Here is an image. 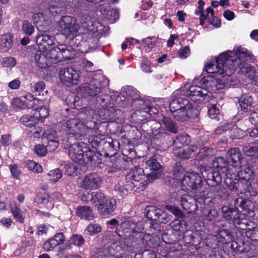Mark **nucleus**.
<instances>
[{
    "instance_id": "1",
    "label": "nucleus",
    "mask_w": 258,
    "mask_h": 258,
    "mask_svg": "<svg viewBox=\"0 0 258 258\" xmlns=\"http://www.w3.org/2000/svg\"><path fill=\"white\" fill-rule=\"evenodd\" d=\"M250 58L247 49L241 47L234 48L233 51H228L220 54L215 61L205 66V70L209 74H217L222 78H230L237 68L241 74L251 81V83L258 87V73L250 64L245 62Z\"/></svg>"
},
{
    "instance_id": "2",
    "label": "nucleus",
    "mask_w": 258,
    "mask_h": 258,
    "mask_svg": "<svg viewBox=\"0 0 258 258\" xmlns=\"http://www.w3.org/2000/svg\"><path fill=\"white\" fill-rule=\"evenodd\" d=\"M213 171L206 176L209 184L214 185L221 183L222 178L226 186L232 191H238L241 187V182L237 174V170L228 169L229 164L223 157H218L213 162Z\"/></svg>"
},
{
    "instance_id": "3",
    "label": "nucleus",
    "mask_w": 258,
    "mask_h": 258,
    "mask_svg": "<svg viewBox=\"0 0 258 258\" xmlns=\"http://www.w3.org/2000/svg\"><path fill=\"white\" fill-rule=\"evenodd\" d=\"M169 109L174 118L182 121L195 117L197 113L192 104L182 97L173 99L169 104Z\"/></svg>"
},
{
    "instance_id": "4",
    "label": "nucleus",
    "mask_w": 258,
    "mask_h": 258,
    "mask_svg": "<svg viewBox=\"0 0 258 258\" xmlns=\"http://www.w3.org/2000/svg\"><path fill=\"white\" fill-rule=\"evenodd\" d=\"M225 79H221L220 78H218V79H212L210 81H208L207 83V86L210 87L209 90L205 88H202L198 86H191L186 91L184 89H182L179 91L181 93L183 92V94L184 95L186 92V95L192 97H201L203 99H206L207 96H209V92H215L217 90L223 89L225 86ZM178 91L175 92L174 93L177 94Z\"/></svg>"
},
{
    "instance_id": "5",
    "label": "nucleus",
    "mask_w": 258,
    "mask_h": 258,
    "mask_svg": "<svg viewBox=\"0 0 258 258\" xmlns=\"http://www.w3.org/2000/svg\"><path fill=\"white\" fill-rule=\"evenodd\" d=\"M69 156L75 162L80 164L92 161L94 153L83 142L72 145L69 149Z\"/></svg>"
},
{
    "instance_id": "6",
    "label": "nucleus",
    "mask_w": 258,
    "mask_h": 258,
    "mask_svg": "<svg viewBox=\"0 0 258 258\" xmlns=\"http://www.w3.org/2000/svg\"><path fill=\"white\" fill-rule=\"evenodd\" d=\"M58 31L66 37L76 35L80 29V25L75 17L64 16L57 23Z\"/></svg>"
},
{
    "instance_id": "7",
    "label": "nucleus",
    "mask_w": 258,
    "mask_h": 258,
    "mask_svg": "<svg viewBox=\"0 0 258 258\" xmlns=\"http://www.w3.org/2000/svg\"><path fill=\"white\" fill-rule=\"evenodd\" d=\"M109 81L102 75L92 79L89 83H86L83 86V90L86 94L94 96L100 93L103 88L108 86Z\"/></svg>"
},
{
    "instance_id": "8",
    "label": "nucleus",
    "mask_w": 258,
    "mask_h": 258,
    "mask_svg": "<svg viewBox=\"0 0 258 258\" xmlns=\"http://www.w3.org/2000/svg\"><path fill=\"white\" fill-rule=\"evenodd\" d=\"M181 184L183 189L194 192L202 188L203 185V180L199 173L189 172L184 175Z\"/></svg>"
},
{
    "instance_id": "9",
    "label": "nucleus",
    "mask_w": 258,
    "mask_h": 258,
    "mask_svg": "<svg viewBox=\"0 0 258 258\" xmlns=\"http://www.w3.org/2000/svg\"><path fill=\"white\" fill-rule=\"evenodd\" d=\"M61 130L66 134L79 138L83 134L85 126L77 118L64 119L61 125Z\"/></svg>"
},
{
    "instance_id": "10",
    "label": "nucleus",
    "mask_w": 258,
    "mask_h": 258,
    "mask_svg": "<svg viewBox=\"0 0 258 258\" xmlns=\"http://www.w3.org/2000/svg\"><path fill=\"white\" fill-rule=\"evenodd\" d=\"M59 76L62 83L71 86L78 84L81 77V72L72 67L66 68L60 70Z\"/></svg>"
},
{
    "instance_id": "11",
    "label": "nucleus",
    "mask_w": 258,
    "mask_h": 258,
    "mask_svg": "<svg viewBox=\"0 0 258 258\" xmlns=\"http://www.w3.org/2000/svg\"><path fill=\"white\" fill-rule=\"evenodd\" d=\"M102 177L96 173L85 175L80 183V186L86 190H93L99 188L102 183Z\"/></svg>"
},
{
    "instance_id": "12",
    "label": "nucleus",
    "mask_w": 258,
    "mask_h": 258,
    "mask_svg": "<svg viewBox=\"0 0 258 258\" xmlns=\"http://www.w3.org/2000/svg\"><path fill=\"white\" fill-rule=\"evenodd\" d=\"M34 116L26 115L21 118V121L25 126L32 127L34 126L37 121L42 122L43 119L47 117L49 114L48 108L46 107L36 108L35 109Z\"/></svg>"
},
{
    "instance_id": "13",
    "label": "nucleus",
    "mask_w": 258,
    "mask_h": 258,
    "mask_svg": "<svg viewBox=\"0 0 258 258\" xmlns=\"http://www.w3.org/2000/svg\"><path fill=\"white\" fill-rule=\"evenodd\" d=\"M68 51H69L68 46L62 44H60L50 49L45 50L50 63H55L56 61H59L62 58L64 57L63 53H66ZM67 57L65 56V57Z\"/></svg>"
},
{
    "instance_id": "14",
    "label": "nucleus",
    "mask_w": 258,
    "mask_h": 258,
    "mask_svg": "<svg viewBox=\"0 0 258 258\" xmlns=\"http://www.w3.org/2000/svg\"><path fill=\"white\" fill-rule=\"evenodd\" d=\"M146 165L149 167L150 169L153 171H157V172H153L151 173L147 174V180L145 181L146 184L153 181L157 178L161 176L160 170L161 169V165L154 158H151L146 161Z\"/></svg>"
},
{
    "instance_id": "15",
    "label": "nucleus",
    "mask_w": 258,
    "mask_h": 258,
    "mask_svg": "<svg viewBox=\"0 0 258 258\" xmlns=\"http://www.w3.org/2000/svg\"><path fill=\"white\" fill-rule=\"evenodd\" d=\"M227 155L229 159V162L232 163V165H231L225 161L229 165V168H228V169L237 170V168L241 167L242 155L239 149H231L228 151Z\"/></svg>"
},
{
    "instance_id": "16",
    "label": "nucleus",
    "mask_w": 258,
    "mask_h": 258,
    "mask_svg": "<svg viewBox=\"0 0 258 258\" xmlns=\"http://www.w3.org/2000/svg\"><path fill=\"white\" fill-rule=\"evenodd\" d=\"M180 203L182 208L188 213L195 212L198 208L195 198H193L186 194L181 196Z\"/></svg>"
},
{
    "instance_id": "17",
    "label": "nucleus",
    "mask_w": 258,
    "mask_h": 258,
    "mask_svg": "<svg viewBox=\"0 0 258 258\" xmlns=\"http://www.w3.org/2000/svg\"><path fill=\"white\" fill-rule=\"evenodd\" d=\"M54 37L46 34L38 35L36 37V43L38 49L41 50H45L49 49L50 46L54 44Z\"/></svg>"
},
{
    "instance_id": "18",
    "label": "nucleus",
    "mask_w": 258,
    "mask_h": 258,
    "mask_svg": "<svg viewBox=\"0 0 258 258\" xmlns=\"http://www.w3.org/2000/svg\"><path fill=\"white\" fill-rule=\"evenodd\" d=\"M222 216L228 221L234 222L241 217V213L236 207L232 206H223L221 208Z\"/></svg>"
},
{
    "instance_id": "19",
    "label": "nucleus",
    "mask_w": 258,
    "mask_h": 258,
    "mask_svg": "<svg viewBox=\"0 0 258 258\" xmlns=\"http://www.w3.org/2000/svg\"><path fill=\"white\" fill-rule=\"evenodd\" d=\"M116 208V202L114 199H106L104 204L97 207L98 212L100 215L106 217L111 214Z\"/></svg>"
},
{
    "instance_id": "20",
    "label": "nucleus",
    "mask_w": 258,
    "mask_h": 258,
    "mask_svg": "<svg viewBox=\"0 0 258 258\" xmlns=\"http://www.w3.org/2000/svg\"><path fill=\"white\" fill-rule=\"evenodd\" d=\"M229 129H230L229 132V136L233 139L242 138L246 135L244 131L238 128L237 126L229 124L222 126L219 129L217 130V133H220L221 130L227 131Z\"/></svg>"
},
{
    "instance_id": "21",
    "label": "nucleus",
    "mask_w": 258,
    "mask_h": 258,
    "mask_svg": "<svg viewBox=\"0 0 258 258\" xmlns=\"http://www.w3.org/2000/svg\"><path fill=\"white\" fill-rule=\"evenodd\" d=\"M103 149L106 152V155L111 156L115 155L117 151V148L119 147V143L117 140H114L111 138L108 141L102 142Z\"/></svg>"
},
{
    "instance_id": "22",
    "label": "nucleus",
    "mask_w": 258,
    "mask_h": 258,
    "mask_svg": "<svg viewBox=\"0 0 258 258\" xmlns=\"http://www.w3.org/2000/svg\"><path fill=\"white\" fill-rule=\"evenodd\" d=\"M216 236L217 240L221 245L229 243L233 239L232 232L228 229L219 230Z\"/></svg>"
},
{
    "instance_id": "23",
    "label": "nucleus",
    "mask_w": 258,
    "mask_h": 258,
    "mask_svg": "<svg viewBox=\"0 0 258 258\" xmlns=\"http://www.w3.org/2000/svg\"><path fill=\"white\" fill-rule=\"evenodd\" d=\"M35 60L38 66L40 68H46L50 63L45 51L41 50L39 49L35 55Z\"/></svg>"
},
{
    "instance_id": "24",
    "label": "nucleus",
    "mask_w": 258,
    "mask_h": 258,
    "mask_svg": "<svg viewBox=\"0 0 258 258\" xmlns=\"http://www.w3.org/2000/svg\"><path fill=\"white\" fill-rule=\"evenodd\" d=\"M145 176L144 169L139 167H135L126 176V180L135 181H140Z\"/></svg>"
},
{
    "instance_id": "25",
    "label": "nucleus",
    "mask_w": 258,
    "mask_h": 258,
    "mask_svg": "<svg viewBox=\"0 0 258 258\" xmlns=\"http://www.w3.org/2000/svg\"><path fill=\"white\" fill-rule=\"evenodd\" d=\"M190 137L186 134L179 135L173 141V147L174 149H180L183 146L188 145L190 142Z\"/></svg>"
},
{
    "instance_id": "26",
    "label": "nucleus",
    "mask_w": 258,
    "mask_h": 258,
    "mask_svg": "<svg viewBox=\"0 0 258 258\" xmlns=\"http://www.w3.org/2000/svg\"><path fill=\"white\" fill-rule=\"evenodd\" d=\"M76 213L79 217L88 220H92L94 217L92 210L89 206H79Z\"/></svg>"
},
{
    "instance_id": "27",
    "label": "nucleus",
    "mask_w": 258,
    "mask_h": 258,
    "mask_svg": "<svg viewBox=\"0 0 258 258\" xmlns=\"http://www.w3.org/2000/svg\"><path fill=\"white\" fill-rule=\"evenodd\" d=\"M23 98L24 99L25 108H34L36 109L38 105L42 104L41 100L35 98L34 97L33 95L30 93H27L25 95L23 96Z\"/></svg>"
},
{
    "instance_id": "28",
    "label": "nucleus",
    "mask_w": 258,
    "mask_h": 258,
    "mask_svg": "<svg viewBox=\"0 0 258 258\" xmlns=\"http://www.w3.org/2000/svg\"><path fill=\"white\" fill-rule=\"evenodd\" d=\"M197 148L195 146H191L187 148L180 150L179 151H174V154L175 156H178L183 159H187L192 157L195 155L194 152Z\"/></svg>"
},
{
    "instance_id": "29",
    "label": "nucleus",
    "mask_w": 258,
    "mask_h": 258,
    "mask_svg": "<svg viewBox=\"0 0 258 258\" xmlns=\"http://www.w3.org/2000/svg\"><path fill=\"white\" fill-rule=\"evenodd\" d=\"M150 123L153 138L156 139H160L165 137L166 133L163 129L161 128V124L159 122L156 120H153Z\"/></svg>"
},
{
    "instance_id": "30",
    "label": "nucleus",
    "mask_w": 258,
    "mask_h": 258,
    "mask_svg": "<svg viewBox=\"0 0 258 258\" xmlns=\"http://www.w3.org/2000/svg\"><path fill=\"white\" fill-rule=\"evenodd\" d=\"M241 187L239 192L240 194H244L246 198L254 197L257 195L256 189L252 187L250 182L243 183L241 182Z\"/></svg>"
},
{
    "instance_id": "31",
    "label": "nucleus",
    "mask_w": 258,
    "mask_h": 258,
    "mask_svg": "<svg viewBox=\"0 0 258 258\" xmlns=\"http://www.w3.org/2000/svg\"><path fill=\"white\" fill-rule=\"evenodd\" d=\"M241 182H249V180L253 176L254 172L249 166L245 167L243 170L237 172Z\"/></svg>"
},
{
    "instance_id": "32",
    "label": "nucleus",
    "mask_w": 258,
    "mask_h": 258,
    "mask_svg": "<svg viewBox=\"0 0 258 258\" xmlns=\"http://www.w3.org/2000/svg\"><path fill=\"white\" fill-rule=\"evenodd\" d=\"M243 152L246 156L258 157V140L250 143L247 146L243 148Z\"/></svg>"
},
{
    "instance_id": "33",
    "label": "nucleus",
    "mask_w": 258,
    "mask_h": 258,
    "mask_svg": "<svg viewBox=\"0 0 258 258\" xmlns=\"http://www.w3.org/2000/svg\"><path fill=\"white\" fill-rule=\"evenodd\" d=\"M252 101V97L249 94L242 95L239 100V107H238V109L239 110L240 109L241 111L247 110L248 107L251 105Z\"/></svg>"
},
{
    "instance_id": "34",
    "label": "nucleus",
    "mask_w": 258,
    "mask_h": 258,
    "mask_svg": "<svg viewBox=\"0 0 258 258\" xmlns=\"http://www.w3.org/2000/svg\"><path fill=\"white\" fill-rule=\"evenodd\" d=\"M12 46V36L9 33L2 35L0 38V49L7 51Z\"/></svg>"
},
{
    "instance_id": "35",
    "label": "nucleus",
    "mask_w": 258,
    "mask_h": 258,
    "mask_svg": "<svg viewBox=\"0 0 258 258\" xmlns=\"http://www.w3.org/2000/svg\"><path fill=\"white\" fill-rule=\"evenodd\" d=\"M211 189L207 188L206 189L200 188L198 190H196L194 192L196 200L202 199L205 200L209 198H213V195L210 191Z\"/></svg>"
},
{
    "instance_id": "36",
    "label": "nucleus",
    "mask_w": 258,
    "mask_h": 258,
    "mask_svg": "<svg viewBox=\"0 0 258 258\" xmlns=\"http://www.w3.org/2000/svg\"><path fill=\"white\" fill-rule=\"evenodd\" d=\"M162 123L167 131L174 134L177 133L178 126L171 118L167 117H163Z\"/></svg>"
},
{
    "instance_id": "37",
    "label": "nucleus",
    "mask_w": 258,
    "mask_h": 258,
    "mask_svg": "<svg viewBox=\"0 0 258 258\" xmlns=\"http://www.w3.org/2000/svg\"><path fill=\"white\" fill-rule=\"evenodd\" d=\"M106 197L101 192H94L91 194V202L93 204L102 206L106 201Z\"/></svg>"
},
{
    "instance_id": "38",
    "label": "nucleus",
    "mask_w": 258,
    "mask_h": 258,
    "mask_svg": "<svg viewBox=\"0 0 258 258\" xmlns=\"http://www.w3.org/2000/svg\"><path fill=\"white\" fill-rule=\"evenodd\" d=\"M212 186H214L211 188L212 190L214 192L213 194L214 197H219L220 198H226L229 196V194L227 191L226 189L222 186H216V185L214 183V185L210 184Z\"/></svg>"
},
{
    "instance_id": "39",
    "label": "nucleus",
    "mask_w": 258,
    "mask_h": 258,
    "mask_svg": "<svg viewBox=\"0 0 258 258\" xmlns=\"http://www.w3.org/2000/svg\"><path fill=\"white\" fill-rule=\"evenodd\" d=\"M62 174L61 171L59 169L56 168L49 171L47 175V179L52 183H55L62 177Z\"/></svg>"
},
{
    "instance_id": "40",
    "label": "nucleus",
    "mask_w": 258,
    "mask_h": 258,
    "mask_svg": "<svg viewBox=\"0 0 258 258\" xmlns=\"http://www.w3.org/2000/svg\"><path fill=\"white\" fill-rule=\"evenodd\" d=\"M136 225L137 224L135 222L128 219L121 223V227L123 228V230L125 231V233L139 232L136 229Z\"/></svg>"
},
{
    "instance_id": "41",
    "label": "nucleus",
    "mask_w": 258,
    "mask_h": 258,
    "mask_svg": "<svg viewBox=\"0 0 258 258\" xmlns=\"http://www.w3.org/2000/svg\"><path fill=\"white\" fill-rule=\"evenodd\" d=\"M10 208L12 214L17 222L22 223L24 222V218L21 212V210L18 208L15 203L11 204Z\"/></svg>"
},
{
    "instance_id": "42",
    "label": "nucleus",
    "mask_w": 258,
    "mask_h": 258,
    "mask_svg": "<svg viewBox=\"0 0 258 258\" xmlns=\"http://www.w3.org/2000/svg\"><path fill=\"white\" fill-rule=\"evenodd\" d=\"M33 20L34 23L39 27H44L46 24H47V22L45 21V18L43 14L41 13L34 14L33 16Z\"/></svg>"
},
{
    "instance_id": "43",
    "label": "nucleus",
    "mask_w": 258,
    "mask_h": 258,
    "mask_svg": "<svg viewBox=\"0 0 258 258\" xmlns=\"http://www.w3.org/2000/svg\"><path fill=\"white\" fill-rule=\"evenodd\" d=\"M146 216L151 219L157 220L161 216L160 210L154 207H149L147 209Z\"/></svg>"
},
{
    "instance_id": "44",
    "label": "nucleus",
    "mask_w": 258,
    "mask_h": 258,
    "mask_svg": "<svg viewBox=\"0 0 258 258\" xmlns=\"http://www.w3.org/2000/svg\"><path fill=\"white\" fill-rule=\"evenodd\" d=\"M101 227L98 224H90L87 227L85 232L89 235H93L101 232Z\"/></svg>"
},
{
    "instance_id": "45",
    "label": "nucleus",
    "mask_w": 258,
    "mask_h": 258,
    "mask_svg": "<svg viewBox=\"0 0 258 258\" xmlns=\"http://www.w3.org/2000/svg\"><path fill=\"white\" fill-rule=\"evenodd\" d=\"M213 153L214 151L212 149L203 148L200 149L197 156V158L198 160H204L206 157L211 156Z\"/></svg>"
},
{
    "instance_id": "46",
    "label": "nucleus",
    "mask_w": 258,
    "mask_h": 258,
    "mask_svg": "<svg viewBox=\"0 0 258 258\" xmlns=\"http://www.w3.org/2000/svg\"><path fill=\"white\" fill-rule=\"evenodd\" d=\"M26 165L29 170L35 173H38L42 172L43 169L41 165L33 161H27Z\"/></svg>"
},
{
    "instance_id": "47",
    "label": "nucleus",
    "mask_w": 258,
    "mask_h": 258,
    "mask_svg": "<svg viewBox=\"0 0 258 258\" xmlns=\"http://www.w3.org/2000/svg\"><path fill=\"white\" fill-rule=\"evenodd\" d=\"M219 108L215 104H211L209 106L208 114L212 119H219Z\"/></svg>"
},
{
    "instance_id": "48",
    "label": "nucleus",
    "mask_w": 258,
    "mask_h": 258,
    "mask_svg": "<svg viewBox=\"0 0 258 258\" xmlns=\"http://www.w3.org/2000/svg\"><path fill=\"white\" fill-rule=\"evenodd\" d=\"M22 29L24 33L27 35H31L34 31V27L28 21H24L23 23Z\"/></svg>"
},
{
    "instance_id": "49",
    "label": "nucleus",
    "mask_w": 258,
    "mask_h": 258,
    "mask_svg": "<svg viewBox=\"0 0 258 258\" xmlns=\"http://www.w3.org/2000/svg\"><path fill=\"white\" fill-rule=\"evenodd\" d=\"M206 245L212 248H216L217 247L221 246L217 240L216 236H211L206 239Z\"/></svg>"
},
{
    "instance_id": "50",
    "label": "nucleus",
    "mask_w": 258,
    "mask_h": 258,
    "mask_svg": "<svg viewBox=\"0 0 258 258\" xmlns=\"http://www.w3.org/2000/svg\"><path fill=\"white\" fill-rule=\"evenodd\" d=\"M233 223L237 228L242 230H246L247 229V227L249 225L248 224L246 219L243 218L241 219V217L240 218H238L235 220Z\"/></svg>"
},
{
    "instance_id": "51",
    "label": "nucleus",
    "mask_w": 258,
    "mask_h": 258,
    "mask_svg": "<svg viewBox=\"0 0 258 258\" xmlns=\"http://www.w3.org/2000/svg\"><path fill=\"white\" fill-rule=\"evenodd\" d=\"M121 247L120 246H115V245L113 244L109 248L108 252L112 256V258H122L121 254L119 253Z\"/></svg>"
},
{
    "instance_id": "52",
    "label": "nucleus",
    "mask_w": 258,
    "mask_h": 258,
    "mask_svg": "<svg viewBox=\"0 0 258 258\" xmlns=\"http://www.w3.org/2000/svg\"><path fill=\"white\" fill-rule=\"evenodd\" d=\"M246 236L252 240H258V231L254 229V227L247 228L245 231Z\"/></svg>"
},
{
    "instance_id": "53",
    "label": "nucleus",
    "mask_w": 258,
    "mask_h": 258,
    "mask_svg": "<svg viewBox=\"0 0 258 258\" xmlns=\"http://www.w3.org/2000/svg\"><path fill=\"white\" fill-rule=\"evenodd\" d=\"M52 238L56 246L61 245L65 241V236L62 232L56 233Z\"/></svg>"
},
{
    "instance_id": "54",
    "label": "nucleus",
    "mask_w": 258,
    "mask_h": 258,
    "mask_svg": "<svg viewBox=\"0 0 258 258\" xmlns=\"http://www.w3.org/2000/svg\"><path fill=\"white\" fill-rule=\"evenodd\" d=\"M47 149L45 146L40 144L36 145L34 149L35 153L41 157L45 156L47 153Z\"/></svg>"
},
{
    "instance_id": "55",
    "label": "nucleus",
    "mask_w": 258,
    "mask_h": 258,
    "mask_svg": "<svg viewBox=\"0 0 258 258\" xmlns=\"http://www.w3.org/2000/svg\"><path fill=\"white\" fill-rule=\"evenodd\" d=\"M56 246L52 238L44 242L43 248L47 251L52 250Z\"/></svg>"
},
{
    "instance_id": "56",
    "label": "nucleus",
    "mask_w": 258,
    "mask_h": 258,
    "mask_svg": "<svg viewBox=\"0 0 258 258\" xmlns=\"http://www.w3.org/2000/svg\"><path fill=\"white\" fill-rule=\"evenodd\" d=\"M44 136L46 138L48 142L57 140L56 132L53 130H49L44 132Z\"/></svg>"
},
{
    "instance_id": "57",
    "label": "nucleus",
    "mask_w": 258,
    "mask_h": 258,
    "mask_svg": "<svg viewBox=\"0 0 258 258\" xmlns=\"http://www.w3.org/2000/svg\"><path fill=\"white\" fill-rule=\"evenodd\" d=\"M72 242L77 246H81L84 243V239L81 235H73L71 239Z\"/></svg>"
},
{
    "instance_id": "58",
    "label": "nucleus",
    "mask_w": 258,
    "mask_h": 258,
    "mask_svg": "<svg viewBox=\"0 0 258 258\" xmlns=\"http://www.w3.org/2000/svg\"><path fill=\"white\" fill-rule=\"evenodd\" d=\"M151 62L147 59H143L141 65L142 70L146 73H151L152 71L150 69Z\"/></svg>"
},
{
    "instance_id": "59",
    "label": "nucleus",
    "mask_w": 258,
    "mask_h": 258,
    "mask_svg": "<svg viewBox=\"0 0 258 258\" xmlns=\"http://www.w3.org/2000/svg\"><path fill=\"white\" fill-rule=\"evenodd\" d=\"M155 38L154 37H147L142 40L144 47H147L149 49H151L154 45Z\"/></svg>"
},
{
    "instance_id": "60",
    "label": "nucleus",
    "mask_w": 258,
    "mask_h": 258,
    "mask_svg": "<svg viewBox=\"0 0 258 258\" xmlns=\"http://www.w3.org/2000/svg\"><path fill=\"white\" fill-rule=\"evenodd\" d=\"M45 88V84L43 81H39L34 85V91L40 94L43 92Z\"/></svg>"
},
{
    "instance_id": "61",
    "label": "nucleus",
    "mask_w": 258,
    "mask_h": 258,
    "mask_svg": "<svg viewBox=\"0 0 258 258\" xmlns=\"http://www.w3.org/2000/svg\"><path fill=\"white\" fill-rule=\"evenodd\" d=\"M65 169L67 174L69 176H72L75 173L77 167L75 164H68L65 166Z\"/></svg>"
},
{
    "instance_id": "62",
    "label": "nucleus",
    "mask_w": 258,
    "mask_h": 258,
    "mask_svg": "<svg viewBox=\"0 0 258 258\" xmlns=\"http://www.w3.org/2000/svg\"><path fill=\"white\" fill-rule=\"evenodd\" d=\"M190 53L189 47L187 46L180 48L178 51V55L181 58H185L187 57Z\"/></svg>"
},
{
    "instance_id": "63",
    "label": "nucleus",
    "mask_w": 258,
    "mask_h": 258,
    "mask_svg": "<svg viewBox=\"0 0 258 258\" xmlns=\"http://www.w3.org/2000/svg\"><path fill=\"white\" fill-rule=\"evenodd\" d=\"M13 104L16 107H19L22 109L25 108V104L24 99L22 97V99L15 98L13 100Z\"/></svg>"
},
{
    "instance_id": "64",
    "label": "nucleus",
    "mask_w": 258,
    "mask_h": 258,
    "mask_svg": "<svg viewBox=\"0 0 258 258\" xmlns=\"http://www.w3.org/2000/svg\"><path fill=\"white\" fill-rule=\"evenodd\" d=\"M10 168L13 177L17 179L19 178L21 174V172L19 169H18V167L15 165H10Z\"/></svg>"
}]
</instances>
